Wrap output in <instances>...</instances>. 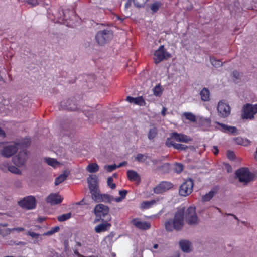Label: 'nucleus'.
I'll use <instances>...</instances> for the list:
<instances>
[{"label":"nucleus","mask_w":257,"mask_h":257,"mask_svg":"<svg viewBox=\"0 0 257 257\" xmlns=\"http://www.w3.org/2000/svg\"><path fill=\"white\" fill-rule=\"evenodd\" d=\"M72 214L70 212L63 214L57 217L58 220L60 222H63L68 219H70L71 217Z\"/></svg>","instance_id":"nucleus-35"},{"label":"nucleus","mask_w":257,"mask_h":257,"mask_svg":"<svg viewBox=\"0 0 257 257\" xmlns=\"http://www.w3.org/2000/svg\"><path fill=\"white\" fill-rule=\"evenodd\" d=\"M174 148L177 150H184L187 148V146L185 145L176 143L174 145Z\"/></svg>","instance_id":"nucleus-49"},{"label":"nucleus","mask_w":257,"mask_h":257,"mask_svg":"<svg viewBox=\"0 0 257 257\" xmlns=\"http://www.w3.org/2000/svg\"><path fill=\"white\" fill-rule=\"evenodd\" d=\"M99 166L96 163L89 164L87 167V170L90 173L96 172L99 170Z\"/></svg>","instance_id":"nucleus-32"},{"label":"nucleus","mask_w":257,"mask_h":257,"mask_svg":"<svg viewBox=\"0 0 257 257\" xmlns=\"http://www.w3.org/2000/svg\"><path fill=\"white\" fill-rule=\"evenodd\" d=\"M29 157V154L26 150L20 151L13 158L14 164L19 167L24 166Z\"/></svg>","instance_id":"nucleus-8"},{"label":"nucleus","mask_w":257,"mask_h":257,"mask_svg":"<svg viewBox=\"0 0 257 257\" xmlns=\"http://www.w3.org/2000/svg\"><path fill=\"white\" fill-rule=\"evenodd\" d=\"M231 108L229 104L225 100H220L217 105L218 116L222 118L228 117L231 114Z\"/></svg>","instance_id":"nucleus-3"},{"label":"nucleus","mask_w":257,"mask_h":257,"mask_svg":"<svg viewBox=\"0 0 257 257\" xmlns=\"http://www.w3.org/2000/svg\"><path fill=\"white\" fill-rule=\"evenodd\" d=\"M25 230L24 228L23 227H17V228H13L11 229H8L7 232L8 233H10L11 232L13 231H17V232H22Z\"/></svg>","instance_id":"nucleus-48"},{"label":"nucleus","mask_w":257,"mask_h":257,"mask_svg":"<svg viewBox=\"0 0 257 257\" xmlns=\"http://www.w3.org/2000/svg\"><path fill=\"white\" fill-rule=\"evenodd\" d=\"M126 193L127 191L125 190L120 191L119 192V194L120 195L121 198H122V199L125 198Z\"/></svg>","instance_id":"nucleus-52"},{"label":"nucleus","mask_w":257,"mask_h":257,"mask_svg":"<svg viewBox=\"0 0 257 257\" xmlns=\"http://www.w3.org/2000/svg\"><path fill=\"white\" fill-rule=\"evenodd\" d=\"M6 167L7 169L13 173L17 175H21L22 174V171L13 165H9L8 164H7Z\"/></svg>","instance_id":"nucleus-33"},{"label":"nucleus","mask_w":257,"mask_h":257,"mask_svg":"<svg viewBox=\"0 0 257 257\" xmlns=\"http://www.w3.org/2000/svg\"><path fill=\"white\" fill-rule=\"evenodd\" d=\"M116 168L117 166L115 164L104 166V169L109 172H110L113 170H114Z\"/></svg>","instance_id":"nucleus-44"},{"label":"nucleus","mask_w":257,"mask_h":257,"mask_svg":"<svg viewBox=\"0 0 257 257\" xmlns=\"http://www.w3.org/2000/svg\"><path fill=\"white\" fill-rule=\"evenodd\" d=\"M181 249L184 252H190L192 250V243L187 240H181L179 242Z\"/></svg>","instance_id":"nucleus-18"},{"label":"nucleus","mask_w":257,"mask_h":257,"mask_svg":"<svg viewBox=\"0 0 257 257\" xmlns=\"http://www.w3.org/2000/svg\"><path fill=\"white\" fill-rule=\"evenodd\" d=\"M232 75L233 77L236 79H237L239 78L240 74L238 72L236 71H234L232 72Z\"/></svg>","instance_id":"nucleus-53"},{"label":"nucleus","mask_w":257,"mask_h":257,"mask_svg":"<svg viewBox=\"0 0 257 257\" xmlns=\"http://www.w3.org/2000/svg\"><path fill=\"white\" fill-rule=\"evenodd\" d=\"M183 115L186 119L190 121L195 122L196 121L195 116L191 112H184Z\"/></svg>","instance_id":"nucleus-37"},{"label":"nucleus","mask_w":257,"mask_h":257,"mask_svg":"<svg viewBox=\"0 0 257 257\" xmlns=\"http://www.w3.org/2000/svg\"><path fill=\"white\" fill-rule=\"evenodd\" d=\"M216 123L219 126L218 128L220 131L234 135L237 134L238 130L236 127L229 126L219 122H216Z\"/></svg>","instance_id":"nucleus-16"},{"label":"nucleus","mask_w":257,"mask_h":257,"mask_svg":"<svg viewBox=\"0 0 257 257\" xmlns=\"http://www.w3.org/2000/svg\"><path fill=\"white\" fill-rule=\"evenodd\" d=\"M113 201V197L107 194H101L100 202H111Z\"/></svg>","instance_id":"nucleus-34"},{"label":"nucleus","mask_w":257,"mask_h":257,"mask_svg":"<svg viewBox=\"0 0 257 257\" xmlns=\"http://www.w3.org/2000/svg\"><path fill=\"white\" fill-rule=\"evenodd\" d=\"M161 6V3L159 2H155L151 6V9L153 12H157Z\"/></svg>","instance_id":"nucleus-42"},{"label":"nucleus","mask_w":257,"mask_h":257,"mask_svg":"<svg viewBox=\"0 0 257 257\" xmlns=\"http://www.w3.org/2000/svg\"><path fill=\"white\" fill-rule=\"evenodd\" d=\"M172 257H180V254L178 253H177L175 254H174Z\"/></svg>","instance_id":"nucleus-62"},{"label":"nucleus","mask_w":257,"mask_h":257,"mask_svg":"<svg viewBox=\"0 0 257 257\" xmlns=\"http://www.w3.org/2000/svg\"><path fill=\"white\" fill-rule=\"evenodd\" d=\"M25 2L32 6H35L38 4V0H26Z\"/></svg>","instance_id":"nucleus-50"},{"label":"nucleus","mask_w":257,"mask_h":257,"mask_svg":"<svg viewBox=\"0 0 257 257\" xmlns=\"http://www.w3.org/2000/svg\"><path fill=\"white\" fill-rule=\"evenodd\" d=\"M59 227L58 226H56L52 229H51L50 231L45 232L43 235H51L53 233L57 232L59 231Z\"/></svg>","instance_id":"nucleus-43"},{"label":"nucleus","mask_w":257,"mask_h":257,"mask_svg":"<svg viewBox=\"0 0 257 257\" xmlns=\"http://www.w3.org/2000/svg\"><path fill=\"white\" fill-rule=\"evenodd\" d=\"M152 91L155 96L160 97L163 93V89L160 84H158L153 89Z\"/></svg>","instance_id":"nucleus-31"},{"label":"nucleus","mask_w":257,"mask_h":257,"mask_svg":"<svg viewBox=\"0 0 257 257\" xmlns=\"http://www.w3.org/2000/svg\"><path fill=\"white\" fill-rule=\"evenodd\" d=\"M184 224V210L179 209L176 212L174 219L169 220L165 224V228L168 231H172L173 229L177 230L182 228Z\"/></svg>","instance_id":"nucleus-1"},{"label":"nucleus","mask_w":257,"mask_h":257,"mask_svg":"<svg viewBox=\"0 0 257 257\" xmlns=\"http://www.w3.org/2000/svg\"><path fill=\"white\" fill-rule=\"evenodd\" d=\"M235 141L236 144L243 146H247L249 144V141L247 140L239 137L236 138Z\"/></svg>","instance_id":"nucleus-38"},{"label":"nucleus","mask_w":257,"mask_h":257,"mask_svg":"<svg viewBox=\"0 0 257 257\" xmlns=\"http://www.w3.org/2000/svg\"><path fill=\"white\" fill-rule=\"evenodd\" d=\"M157 133H158V131H157V128L154 126H152L150 128V130L148 132V138L150 140H153L157 136Z\"/></svg>","instance_id":"nucleus-29"},{"label":"nucleus","mask_w":257,"mask_h":257,"mask_svg":"<svg viewBox=\"0 0 257 257\" xmlns=\"http://www.w3.org/2000/svg\"><path fill=\"white\" fill-rule=\"evenodd\" d=\"M173 139H172V136H171V138L167 139L166 141V145L169 147L172 146L174 147L176 143L173 141Z\"/></svg>","instance_id":"nucleus-45"},{"label":"nucleus","mask_w":257,"mask_h":257,"mask_svg":"<svg viewBox=\"0 0 257 257\" xmlns=\"http://www.w3.org/2000/svg\"><path fill=\"white\" fill-rule=\"evenodd\" d=\"M44 160L45 162L49 165L55 168L58 167L60 164V163L55 159L54 158L46 157L44 158Z\"/></svg>","instance_id":"nucleus-28"},{"label":"nucleus","mask_w":257,"mask_h":257,"mask_svg":"<svg viewBox=\"0 0 257 257\" xmlns=\"http://www.w3.org/2000/svg\"><path fill=\"white\" fill-rule=\"evenodd\" d=\"M216 191L215 190H211L208 193H206L205 195L202 196V200L203 202L208 201L212 199L213 196L216 194Z\"/></svg>","instance_id":"nucleus-30"},{"label":"nucleus","mask_w":257,"mask_h":257,"mask_svg":"<svg viewBox=\"0 0 257 257\" xmlns=\"http://www.w3.org/2000/svg\"><path fill=\"white\" fill-rule=\"evenodd\" d=\"M127 175L128 179L132 181L139 182L140 180V175L135 171L128 170L127 172Z\"/></svg>","instance_id":"nucleus-22"},{"label":"nucleus","mask_w":257,"mask_h":257,"mask_svg":"<svg viewBox=\"0 0 257 257\" xmlns=\"http://www.w3.org/2000/svg\"><path fill=\"white\" fill-rule=\"evenodd\" d=\"M185 216L186 221L189 224L193 225L198 223L199 219L194 207H188L185 211Z\"/></svg>","instance_id":"nucleus-9"},{"label":"nucleus","mask_w":257,"mask_h":257,"mask_svg":"<svg viewBox=\"0 0 257 257\" xmlns=\"http://www.w3.org/2000/svg\"><path fill=\"white\" fill-rule=\"evenodd\" d=\"M183 170V165L181 164H176L174 167V170L177 173H180Z\"/></svg>","instance_id":"nucleus-46"},{"label":"nucleus","mask_w":257,"mask_h":257,"mask_svg":"<svg viewBox=\"0 0 257 257\" xmlns=\"http://www.w3.org/2000/svg\"><path fill=\"white\" fill-rule=\"evenodd\" d=\"M254 157H255V159L257 160V148H256V150L255 151V153L254 155Z\"/></svg>","instance_id":"nucleus-64"},{"label":"nucleus","mask_w":257,"mask_h":257,"mask_svg":"<svg viewBox=\"0 0 257 257\" xmlns=\"http://www.w3.org/2000/svg\"><path fill=\"white\" fill-rule=\"evenodd\" d=\"M18 204L22 208L32 209L36 207V199L33 196H27L19 201Z\"/></svg>","instance_id":"nucleus-12"},{"label":"nucleus","mask_w":257,"mask_h":257,"mask_svg":"<svg viewBox=\"0 0 257 257\" xmlns=\"http://www.w3.org/2000/svg\"><path fill=\"white\" fill-rule=\"evenodd\" d=\"M113 37V34L112 31L109 30H104L99 31L96 35L95 38L97 43L103 45L111 41Z\"/></svg>","instance_id":"nucleus-4"},{"label":"nucleus","mask_w":257,"mask_h":257,"mask_svg":"<svg viewBox=\"0 0 257 257\" xmlns=\"http://www.w3.org/2000/svg\"><path fill=\"white\" fill-rule=\"evenodd\" d=\"M236 178L240 182L246 184L250 181L253 178V175L246 168H242L237 170L235 172Z\"/></svg>","instance_id":"nucleus-5"},{"label":"nucleus","mask_w":257,"mask_h":257,"mask_svg":"<svg viewBox=\"0 0 257 257\" xmlns=\"http://www.w3.org/2000/svg\"><path fill=\"white\" fill-rule=\"evenodd\" d=\"M69 175V172L68 171H65L63 173L60 175L55 179V185H58L59 184L63 182Z\"/></svg>","instance_id":"nucleus-26"},{"label":"nucleus","mask_w":257,"mask_h":257,"mask_svg":"<svg viewBox=\"0 0 257 257\" xmlns=\"http://www.w3.org/2000/svg\"><path fill=\"white\" fill-rule=\"evenodd\" d=\"M126 164V163L125 162H122V163H120L118 166H117V168L121 167L125 165Z\"/></svg>","instance_id":"nucleus-60"},{"label":"nucleus","mask_w":257,"mask_h":257,"mask_svg":"<svg viewBox=\"0 0 257 257\" xmlns=\"http://www.w3.org/2000/svg\"><path fill=\"white\" fill-rule=\"evenodd\" d=\"M213 153L215 155H217L218 153V149L216 146H213Z\"/></svg>","instance_id":"nucleus-57"},{"label":"nucleus","mask_w":257,"mask_h":257,"mask_svg":"<svg viewBox=\"0 0 257 257\" xmlns=\"http://www.w3.org/2000/svg\"><path fill=\"white\" fill-rule=\"evenodd\" d=\"M193 187V182L192 180L191 179H187L181 185L179 191V194L182 196L188 195L192 192Z\"/></svg>","instance_id":"nucleus-11"},{"label":"nucleus","mask_w":257,"mask_h":257,"mask_svg":"<svg viewBox=\"0 0 257 257\" xmlns=\"http://www.w3.org/2000/svg\"><path fill=\"white\" fill-rule=\"evenodd\" d=\"M126 100L131 103H134L140 106H143L145 104V101L142 97L134 98L132 97L128 96L127 97Z\"/></svg>","instance_id":"nucleus-21"},{"label":"nucleus","mask_w":257,"mask_h":257,"mask_svg":"<svg viewBox=\"0 0 257 257\" xmlns=\"http://www.w3.org/2000/svg\"><path fill=\"white\" fill-rule=\"evenodd\" d=\"M228 215L232 216L234 218V219H236V220H237V221L239 220L238 218L235 215H233L232 214H229Z\"/></svg>","instance_id":"nucleus-61"},{"label":"nucleus","mask_w":257,"mask_h":257,"mask_svg":"<svg viewBox=\"0 0 257 257\" xmlns=\"http://www.w3.org/2000/svg\"><path fill=\"white\" fill-rule=\"evenodd\" d=\"M227 155L229 159H233L235 157V154L232 151H228L227 153Z\"/></svg>","instance_id":"nucleus-51"},{"label":"nucleus","mask_w":257,"mask_h":257,"mask_svg":"<svg viewBox=\"0 0 257 257\" xmlns=\"http://www.w3.org/2000/svg\"><path fill=\"white\" fill-rule=\"evenodd\" d=\"M5 136V133L4 131L0 127V136L4 137Z\"/></svg>","instance_id":"nucleus-59"},{"label":"nucleus","mask_w":257,"mask_h":257,"mask_svg":"<svg viewBox=\"0 0 257 257\" xmlns=\"http://www.w3.org/2000/svg\"><path fill=\"white\" fill-rule=\"evenodd\" d=\"M92 199L96 202H100V198L101 194H100L96 190H94L91 193Z\"/></svg>","instance_id":"nucleus-39"},{"label":"nucleus","mask_w":257,"mask_h":257,"mask_svg":"<svg viewBox=\"0 0 257 257\" xmlns=\"http://www.w3.org/2000/svg\"><path fill=\"white\" fill-rule=\"evenodd\" d=\"M210 62L212 65L216 67L219 68L222 66L223 63L219 60H217L214 58H210Z\"/></svg>","instance_id":"nucleus-36"},{"label":"nucleus","mask_w":257,"mask_h":257,"mask_svg":"<svg viewBox=\"0 0 257 257\" xmlns=\"http://www.w3.org/2000/svg\"><path fill=\"white\" fill-rule=\"evenodd\" d=\"M113 179L112 177H110L107 179V184L111 188L114 189L116 187L115 184L113 182Z\"/></svg>","instance_id":"nucleus-47"},{"label":"nucleus","mask_w":257,"mask_h":257,"mask_svg":"<svg viewBox=\"0 0 257 257\" xmlns=\"http://www.w3.org/2000/svg\"><path fill=\"white\" fill-rule=\"evenodd\" d=\"M173 187V185L166 181H162L154 189V191L156 194H161L168 190Z\"/></svg>","instance_id":"nucleus-14"},{"label":"nucleus","mask_w":257,"mask_h":257,"mask_svg":"<svg viewBox=\"0 0 257 257\" xmlns=\"http://www.w3.org/2000/svg\"><path fill=\"white\" fill-rule=\"evenodd\" d=\"M171 136L172 139H173L174 140L177 142L187 143L191 140V139L187 136L183 134H179L176 132L172 133Z\"/></svg>","instance_id":"nucleus-19"},{"label":"nucleus","mask_w":257,"mask_h":257,"mask_svg":"<svg viewBox=\"0 0 257 257\" xmlns=\"http://www.w3.org/2000/svg\"><path fill=\"white\" fill-rule=\"evenodd\" d=\"M63 198L58 193H51L46 199L47 203L51 205L60 203Z\"/></svg>","instance_id":"nucleus-15"},{"label":"nucleus","mask_w":257,"mask_h":257,"mask_svg":"<svg viewBox=\"0 0 257 257\" xmlns=\"http://www.w3.org/2000/svg\"><path fill=\"white\" fill-rule=\"evenodd\" d=\"M166 110H167L166 108H165V107L163 108L162 111H161V114L163 116L165 115V112H166Z\"/></svg>","instance_id":"nucleus-58"},{"label":"nucleus","mask_w":257,"mask_h":257,"mask_svg":"<svg viewBox=\"0 0 257 257\" xmlns=\"http://www.w3.org/2000/svg\"><path fill=\"white\" fill-rule=\"evenodd\" d=\"M206 120V122L208 123V124H210V122H211V120L210 118H207L205 119Z\"/></svg>","instance_id":"nucleus-63"},{"label":"nucleus","mask_w":257,"mask_h":257,"mask_svg":"<svg viewBox=\"0 0 257 257\" xmlns=\"http://www.w3.org/2000/svg\"><path fill=\"white\" fill-rule=\"evenodd\" d=\"M19 144L16 142L0 143V154L7 158L12 156L18 150Z\"/></svg>","instance_id":"nucleus-2"},{"label":"nucleus","mask_w":257,"mask_h":257,"mask_svg":"<svg viewBox=\"0 0 257 257\" xmlns=\"http://www.w3.org/2000/svg\"><path fill=\"white\" fill-rule=\"evenodd\" d=\"M158 201V199H157V200L153 199V200H152L150 201H143L141 204L140 206L142 209H149V208L153 207L155 205H156L157 203V202Z\"/></svg>","instance_id":"nucleus-24"},{"label":"nucleus","mask_w":257,"mask_h":257,"mask_svg":"<svg viewBox=\"0 0 257 257\" xmlns=\"http://www.w3.org/2000/svg\"><path fill=\"white\" fill-rule=\"evenodd\" d=\"M111 226L108 223L99 224L95 227V231L97 233H101L106 231Z\"/></svg>","instance_id":"nucleus-25"},{"label":"nucleus","mask_w":257,"mask_h":257,"mask_svg":"<svg viewBox=\"0 0 257 257\" xmlns=\"http://www.w3.org/2000/svg\"><path fill=\"white\" fill-rule=\"evenodd\" d=\"M132 2H133V0H127L125 4V8L126 9L128 8L131 6Z\"/></svg>","instance_id":"nucleus-54"},{"label":"nucleus","mask_w":257,"mask_h":257,"mask_svg":"<svg viewBox=\"0 0 257 257\" xmlns=\"http://www.w3.org/2000/svg\"><path fill=\"white\" fill-rule=\"evenodd\" d=\"M147 158V156L143 154H138L135 157V159L140 162H144Z\"/></svg>","instance_id":"nucleus-41"},{"label":"nucleus","mask_w":257,"mask_h":257,"mask_svg":"<svg viewBox=\"0 0 257 257\" xmlns=\"http://www.w3.org/2000/svg\"><path fill=\"white\" fill-rule=\"evenodd\" d=\"M28 235L32 238L34 243L38 244L42 240V235L34 232L29 231Z\"/></svg>","instance_id":"nucleus-27"},{"label":"nucleus","mask_w":257,"mask_h":257,"mask_svg":"<svg viewBox=\"0 0 257 257\" xmlns=\"http://www.w3.org/2000/svg\"><path fill=\"white\" fill-rule=\"evenodd\" d=\"M148 0H133L134 5L136 7H143Z\"/></svg>","instance_id":"nucleus-40"},{"label":"nucleus","mask_w":257,"mask_h":257,"mask_svg":"<svg viewBox=\"0 0 257 257\" xmlns=\"http://www.w3.org/2000/svg\"><path fill=\"white\" fill-rule=\"evenodd\" d=\"M201 99L203 101H208L210 100V91L206 88H203L200 92Z\"/></svg>","instance_id":"nucleus-23"},{"label":"nucleus","mask_w":257,"mask_h":257,"mask_svg":"<svg viewBox=\"0 0 257 257\" xmlns=\"http://www.w3.org/2000/svg\"><path fill=\"white\" fill-rule=\"evenodd\" d=\"M122 200V198H121V197H117V198H114L113 197V201H115L116 202H120Z\"/></svg>","instance_id":"nucleus-55"},{"label":"nucleus","mask_w":257,"mask_h":257,"mask_svg":"<svg viewBox=\"0 0 257 257\" xmlns=\"http://www.w3.org/2000/svg\"><path fill=\"white\" fill-rule=\"evenodd\" d=\"M94 212L97 216L103 217L104 218L102 219V220H105L108 221L111 220V217L108 214L109 208L106 205L102 204L97 205L94 209Z\"/></svg>","instance_id":"nucleus-7"},{"label":"nucleus","mask_w":257,"mask_h":257,"mask_svg":"<svg viewBox=\"0 0 257 257\" xmlns=\"http://www.w3.org/2000/svg\"><path fill=\"white\" fill-rule=\"evenodd\" d=\"M96 178V175H90L89 177L87 179V180H88V182H90V179H95Z\"/></svg>","instance_id":"nucleus-56"},{"label":"nucleus","mask_w":257,"mask_h":257,"mask_svg":"<svg viewBox=\"0 0 257 257\" xmlns=\"http://www.w3.org/2000/svg\"><path fill=\"white\" fill-rule=\"evenodd\" d=\"M72 12H70L68 9H66L65 10H62L60 11L58 15L57 16L58 22L67 25L65 21L69 18V13Z\"/></svg>","instance_id":"nucleus-17"},{"label":"nucleus","mask_w":257,"mask_h":257,"mask_svg":"<svg viewBox=\"0 0 257 257\" xmlns=\"http://www.w3.org/2000/svg\"><path fill=\"white\" fill-rule=\"evenodd\" d=\"M154 60L156 64H158L164 59H166L170 57L169 54L165 49L163 45H161L158 50L154 52Z\"/></svg>","instance_id":"nucleus-10"},{"label":"nucleus","mask_w":257,"mask_h":257,"mask_svg":"<svg viewBox=\"0 0 257 257\" xmlns=\"http://www.w3.org/2000/svg\"><path fill=\"white\" fill-rule=\"evenodd\" d=\"M257 113V104H251L248 103L243 107L242 117L244 119H252L254 115Z\"/></svg>","instance_id":"nucleus-6"},{"label":"nucleus","mask_w":257,"mask_h":257,"mask_svg":"<svg viewBox=\"0 0 257 257\" xmlns=\"http://www.w3.org/2000/svg\"><path fill=\"white\" fill-rule=\"evenodd\" d=\"M131 223L136 228L143 230L149 229L151 227L150 223L142 220L140 218H134L132 220Z\"/></svg>","instance_id":"nucleus-13"},{"label":"nucleus","mask_w":257,"mask_h":257,"mask_svg":"<svg viewBox=\"0 0 257 257\" xmlns=\"http://www.w3.org/2000/svg\"><path fill=\"white\" fill-rule=\"evenodd\" d=\"M60 106L62 109H67L70 110H75L77 109V107L75 105L73 102L69 99L64 100L61 102Z\"/></svg>","instance_id":"nucleus-20"}]
</instances>
